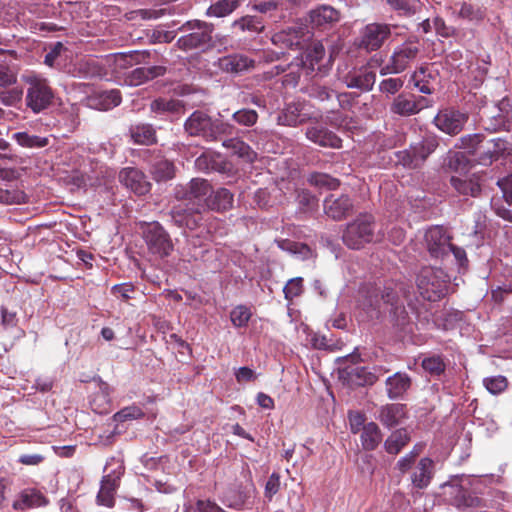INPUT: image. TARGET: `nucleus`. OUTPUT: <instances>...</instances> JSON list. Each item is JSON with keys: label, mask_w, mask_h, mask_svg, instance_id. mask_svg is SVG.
I'll list each match as a JSON object with an SVG mask.
<instances>
[{"label": "nucleus", "mask_w": 512, "mask_h": 512, "mask_svg": "<svg viewBox=\"0 0 512 512\" xmlns=\"http://www.w3.org/2000/svg\"><path fill=\"white\" fill-rule=\"evenodd\" d=\"M179 30L184 34L178 38L176 45L183 51L196 50L204 53L216 47L214 26L211 23L201 20L187 21Z\"/></svg>", "instance_id": "1"}, {"label": "nucleus", "mask_w": 512, "mask_h": 512, "mask_svg": "<svg viewBox=\"0 0 512 512\" xmlns=\"http://www.w3.org/2000/svg\"><path fill=\"white\" fill-rule=\"evenodd\" d=\"M450 278L441 269L436 267H423L417 275L416 284L422 298L435 302L443 298L448 289Z\"/></svg>", "instance_id": "2"}, {"label": "nucleus", "mask_w": 512, "mask_h": 512, "mask_svg": "<svg viewBox=\"0 0 512 512\" xmlns=\"http://www.w3.org/2000/svg\"><path fill=\"white\" fill-rule=\"evenodd\" d=\"M439 146V138L433 133H425L421 140L411 143L408 149L395 152L397 164L408 169L421 167Z\"/></svg>", "instance_id": "3"}, {"label": "nucleus", "mask_w": 512, "mask_h": 512, "mask_svg": "<svg viewBox=\"0 0 512 512\" xmlns=\"http://www.w3.org/2000/svg\"><path fill=\"white\" fill-rule=\"evenodd\" d=\"M376 224L371 214H360L354 221L347 224L342 240L351 249H360L365 244L378 240L375 232Z\"/></svg>", "instance_id": "4"}, {"label": "nucleus", "mask_w": 512, "mask_h": 512, "mask_svg": "<svg viewBox=\"0 0 512 512\" xmlns=\"http://www.w3.org/2000/svg\"><path fill=\"white\" fill-rule=\"evenodd\" d=\"M141 228L149 254L156 259H164L172 254L174 251L172 238L159 222L143 223Z\"/></svg>", "instance_id": "5"}, {"label": "nucleus", "mask_w": 512, "mask_h": 512, "mask_svg": "<svg viewBox=\"0 0 512 512\" xmlns=\"http://www.w3.org/2000/svg\"><path fill=\"white\" fill-rule=\"evenodd\" d=\"M28 85L25 103L34 113L48 109L54 102L55 93L46 78L39 75H30L25 78Z\"/></svg>", "instance_id": "6"}, {"label": "nucleus", "mask_w": 512, "mask_h": 512, "mask_svg": "<svg viewBox=\"0 0 512 512\" xmlns=\"http://www.w3.org/2000/svg\"><path fill=\"white\" fill-rule=\"evenodd\" d=\"M332 67V57L327 56L322 43L315 42L304 52L301 59V69L306 77L322 79Z\"/></svg>", "instance_id": "7"}, {"label": "nucleus", "mask_w": 512, "mask_h": 512, "mask_svg": "<svg viewBox=\"0 0 512 512\" xmlns=\"http://www.w3.org/2000/svg\"><path fill=\"white\" fill-rule=\"evenodd\" d=\"M480 121L487 131H509L512 128L511 101L505 97L498 103L485 107L481 112Z\"/></svg>", "instance_id": "8"}, {"label": "nucleus", "mask_w": 512, "mask_h": 512, "mask_svg": "<svg viewBox=\"0 0 512 512\" xmlns=\"http://www.w3.org/2000/svg\"><path fill=\"white\" fill-rule=\"evenodd\" d=\"M419 52L420 44L416 39H409L396 46L388 63L381 68L380 74H399L403 72L416 60Z\"/></svg>", "instance_id": "9"}, {"label": "nucleus", "mask_w": 512, "mask_h": 512, "mask_svg": "<svg viewBox=\"0 0 512 512\" xmlns=\"http://www.w3.org/2000/svg\"><path fill=\"white\" fill-rule=\"evenodd\" d=\"M390 35L391 29L389 25L371 23L361 30L357 45L360 49L366 51H376Z\"/></svg>", "instance_id": "10"}, {"label": "nucleus", "mask_w": 512, "mask_h": 512, "mask_svg": "<svg viewBox=\"0 0 512 512\" xmlns=\"http://www.w3.org/2000/svg\"><path fill=\"white\" fill-rule=\"evenodd\" d=\"M467 121L466 113L455 109H444L437 113L433 123L443 133L454 136L463 130Z\"/></svg>", "instance_id": "11"}, {"label": "nucleus", "mask_w": 512, "mask_h": 512, "mask_svg": "<svg viewBox=\"0 0 512 512\" xmlns=\"http://www.w3.org/2000/svg\"><path fill=\"white\" fill-rule=\"evenodd\" d=\"M442 488L445 500L459 509L481 506V499L458 483H445Z\"/></svg>", "instance_id": "12"}, {"label": "nucleus", "mask_w": 512, "mask_h": 512, "mask_svg": "<svg viewBox=\"0 0 512 512\" xmlns=\"http://www.w3.org/2000/svg\"><path fill=\"white\" fill-rule=\"evenodd\" d=\"M512 154V145L505 139L494 138L486 140L482 144V149L479 152L478 161L483 165H490L501 157H506Z\"/></svg>", "instance_id": "13"}, {"label": "nucleus", "mask_w": 512, "mask_h": 512, "mask_svg": "<svg viewBox=\"0 0 512 512\" xmlns=\"http://www.w3.org/2000/svg\"><path fill=\"white\" fill-rule=\"evenodd\" d=\"M376 81V73L366 66L353 68L342 77V82L350 89L361 92L371 91Z\"/></svg>", "instance_id": "14"}, {"label": "nucleus", "mask_w": 512, "mask_h": 512, "mask_svg": "<svg viewBox=\"0 0 512 512\" xmlns=\"http://www.w3.org/2000/svg\"><path fill=\"white\" fill-rule=\"evenodd\" d=\"M213 119L204 111H194L185 121L184 129L188 135L201 137L207 142H211V128Z\"/></svg>", "instance_id": "15"}, {"label": "nucleus", "mask_w": 512, "mask_h": 512, "mask_svg": "<svg viewBox=\"0 0 512 512\" xmlns=\"http://www.w3.org/2000/svg\"><path fill=\"white\" fill-rule=\"evenodd\" d=\"M450 239L451 237L442 227L435 226L430 228L425 234L430 255L434 258L449 256Z\"/></svg>", "instance_id": "16"}, {"label": "nucleus", "mask_w": 512, "mask_h": 512, "mask_svg": "<svg viewBox=\"0 0 512 512\" xmlns=\"http://www.w3.org/2000/svg\"><path fill=\"white\" fill-rule=\"evenodd\" d=\"M305 136L312 143L325 148L338 149L342 145V140L336 133L319 123L308 126Z\"/></svg>", "instance_id": "17"}, {"label": "nucleus", "mask_w": 512, "mask_h": 512, "mask_svg": "<svg viewBox=\"0 0 512 512\" xmlns=\"http://www.w3.org/2000/svg\"><path fill=\"white\" fill-rule=\"evenodd\" d=\"M324 212L333 220H342L346 218L353 210V200L346 194L336 196L330 194L324 200Z\"/></svg>", "instance_id": "18"}, {"label": "nucleus", "mask_w": 512, "mask_h": 512, "mask_svg": "<svg viewBox=\"0 0 512 512\" xmlns=\"http://www.w3.org/2000/svg\"><path fill=\"white\" fill-rule=\"evenodd\" d=\"M360 355L356 352L348 355L346 361H350L352 365L343 368V372L347 375L348 380L357 386L373 385L377 381V376L368 371L364 366H356L359 361Z\"/></svg>", "instance_id": "19"}, {"label": "nucleus", "mask_w": 512, "mask_h": 512, "mask_svg": "<svg viewBox=\"0 0 512 512\" xmlns=\"http://www.w3.org/2000/svg\"><path fill=\"white\" fill-rule=\"evenodd\" d=\"M211 191V185L206 179L193 178L187 184H179L174 189L178 200L203 199Z\"/></svg>", "instance_id": "20"}, {"label": "nucleus", "mask_w": 512, "mask_h": 512, "mask_svg": "<svg viewBox=\"0 0 512 512\" xmlns=\"http://www.w3.org/2000/svg\"><path fill=\"white\" fill-rule=\"evenodd\" d=\"M119 181L137 195L150 191V183L144 173L135 167H125L119 172Z\"/></svg>", "instance_id": "21"}, {"label": "nucleus", "mask_w": 512, "mask_h": 512, "mask_svg": "<svg viewBox=\"0 0 512 512\" xmlns=\"http://www.w3.org/2000/svg\"><path fill=\"white\" fill-rule=\"evenodd\" d=\"M255 61L243 54H231L218 59L217 67L225 73L241 74L253 69Z\"/></svg>", "instance_id": "22"}, {"label": "nucleus", "mask_w": 512, "mask_h": 512, "mask_svg": "<svg viewBox=\"0 0 512 512\" xmlns=\"http://www.w3.org/2000/svg\"><path fill=\"white\" fill-rule=\"evenodd\" d=\"M450 184L462 196L478 197L481 194V177L477 174L452 176Z\"/></svg>", "instance_id": "23"}, {"label": "nucleus", "mask_w": 512, "mask_h": 512, "mask_svg": "<svg viewBox=\"0 0 512 512\" xmlns=\"http://www.w3.org/2000/svg\"><path fill=\"white\" fill-rule=\"evenodd\" d=\"M121 92L117 89L96 92L87 97V106L96 110L107 111L120 105Z\"/></svg>", "instance_id": "24"}, {"label": "nucleus", "mask_w": 512, "mask_h": 512, "mask_svg": "<svg viewBox=\"0 0 512 512\" xmlns=\"http://www.w3.org/2000/svg\"><path fill=\"white\" fill-rule=\"evenodd\" d=\"M167 68L162 65L138 67L125 76V83L129 86H139L150 80L165 75Z\"/></svg>", "instance_id": "25"}, {"label": "nucleus", "mask_w": 512, "mask_h": 512, "mask_svg": "<svg viewBox=\"0 0 512 512\" xmlns=\"http://www.w3.org/2000/svg\"><path fill=\"white\" fill-rule=\"evenodd\" d=\"M301 103H289L277 116V124L289 127H296L312 119L311 116L302 112Z\"/></svg>", "instance_id": "26"}, {"label": "nucleus", "mask_w": 512, "mask_h": 512, "mask_svg": "<svg viewBox=\"0 0 512 512\" xmlns=\"http://www.w3.org/2000/svg\"><path fill=\"white\" fill-rule=\"evenodd\" d=\"M339 17V12L328 5H320L309 13L311 25L319 29L331 26L339 20Z\"/></svg>", "instance_id": "27"}, {"label": "nucleus", "mask_w": 512, "mask_h": 512, "mask_svg": "<svg viewBox=\"0 0 512 512\" xmlns=\"http://www.w3.org/2000/svg\"><path fill=\"white\" fill-rule=\"evenodd\" d=\"M387 396L391 400L403 397L411 386V378L404 372H396L385 381Z\"/></svg>", "instance_id": "28"}, {"label": "nucleus", "mask_w": 512, "mask_h": 512, "mask_svg": "<svg viewBox=\"0 0 512 512\" xmlns=\"http://www.w3.org/2000/svg\"><path fill=\"white\" fill-rule=\"evenodd\" d=\"M405 418V405L400 403H393L382 406L378 416V419L382 425L389 429L400 425Z\"/></svg>", "instance_id": "29"}, {"label": "nucleus", "mask_w": 512, "mask_h": 512, "mask_svg": "<svg viewBox=\"0 0 512 512\" xmlns=\"http://www.w3.org/2000/svg\"><path fill=\"white\" fill-rule=\"evenodd\" d=\"M392 114L409 117L417 114L415 95L407 92L399 93L390 104Z\"/></svg>", "instance_id": "30"}, {"label": "nucleus", "mask_w": 512, "mask_h": 512, "mask_svg": "<svg viewBox=\"0 0 512 512\" xmlns=\"http://www.w3.org/2000/svg\"><path fill=\"white\" fill-rule=\"evenodd\" d=\"M120 481L117 476H103L100 490L97 494V503L106 507H113L115 504V494Z\"/></svg>", "instance_id": "31"}, {"label": "nucleus", "mask_w": 512, "mask_h": 512, "mask_svg": "<svg viewBox=\"0 0 512 512\" xmlns=\"http://www.w3.org/2000/svg\"><path fill=\"white\" fill-rule=\"evenodd\" d=\"M184 104L177 99L159 97L150 103V111L155 115L177 116L184 112Z\"/></svg>", "instance_id": "32"}, {"label": "nucleus", "mask_w": 512, "mask_h": 512, "mask_svg": "<svg viewBox=\"0 0 512 512\" xmlns=\"http://www.w3.org/2000/svg\"><path fill=\"white\" fill-rule=\"evenodd\" d=\"M234 195L226 188H219L207 199V207L213 211L224 212L233 207Z\"/></svg>", "instance_id": "33"}, {"label": "nucleus", "mask_w": 512, "mask_h": 512, "mask_svg": "<svg viewBox=\"0 0 512 512\" xmlns=\"http://www.w3.org/2000/svg\"><path fill=\"white\" fill-rule=\"evenodd\" d=\"M432 469L433 461L430 458H422L411 476L413 486L419 489L426 488L432 479Z\"/></svg>", "instance_id": "34"}, {"label": "nucleus", "mask_w": 512, "mask_h": 512, "mask_svg": "<svg viewBox=\"0 0 512 512\" xmlns=\"http://www.w3.org/2000/svg\"><path fill=\"white\" fill-rule=\"evenodd\" d=\"M411 436L406 428L393 431L384 442L388 454L397 455L410 441Z\"/></svg>", "instance_id": "35"}, {"label": "nucleus", "mask_w": 512, "mask_h": 512, "mask_svg": "<svg viewBox=\"0 0 512 512\" xmlns=\"http://www.w3.org/2000/svg\"><path fill=\"white\" fill-rule=\"evenodd\" d=\"M129 134L135 144L151 145L156 142V131L151 124L141 123L132 125L129 129Z\"/></svg>", "instance_id": "36"}, {"label": "nucleus", "mask_w": 512, "mask_h": 512, "mask_svg": "<svg viewBox=\"0 0 512 512\" xmlns=\"http://www.w3.org/2000/svg\"><path fill=\"white\" fill-rule=\"evenodd\" d=\"M361 446L365 451H373L382 441V432L375 422H368L360 434Z\"/></svg>", "instance_id": "37"}, {"label": "nucleus", "mask_w": 512, "mask_h": 512, "mask_svg": "<svg viewBox=\"0 0 512 512\" xmlns=\"http://www.w3.org/2000/svg\"><path fill=\"white\" fill-rule=\"evenodd\" d=\"M456 6H459V10L457 12L458 17L469 22L479 24L486 17V9L477 4H473L470 2H461L456 4Z\"/></svg>", "instance_id": "38"}, {"label": "nucleus", "mask_w": 512, "mask_h": 512, "mask_svg": "<svg viewBox=\"0 0 512 512\" xmlns=\"http://www.w3.org/2000/svg\"><path fill=\"white\" fill-rule=\"evenodd\" d=\"M222 145L231 149L234 154L244 159L246 162L252 163L257 158V153L244 141L237 138L224 140Z\"/></svg>", "instance_id": "39"}, {"label": "nucleus", "mask_w": 512, "mask_h": 512, "mask_svg": "<svg viewBox=\"0 0 512 512\" xmlns=\"http://www.w3.org/2000/svg\"><path fill=\"white\" fill-rule=\"evenodd\" d=\"M150 172L157 182L167 181L174 177L175 167L173 162L159 158L151 164Z\"/></svg>", "instance_id": "40"}, {"label": "nucleus", "mask_w": 512, "mask_h": 512, "mask_svg": "<svg viewBox=\"0 0 512 512\" xmlns=\"http://www.w3.org/2000/svg\"><path fill=\"white\" fill-rule=\"evenodd\" d=\"M241 2L242 0H219L208 7L206 15L217 18L226 17L232 14Z\"/></svg>", "instance_id": "41"}, {"label": "nucleus", "mask_w": 512, "mask_h": 512, "mask_svg": "<svg viewBox=\"0 0 512 512\" xmlns=\"http://www.w3.org/2000/svg\"><path fill=\"white\" fill-rule=\"evenodd\" d=\"M45 503V498L37 491L25 490L20 493L19 498L13 502L15 510H24L34 506H41Z\"/></svg>", "instance_id": "42"}, {"label": "nucleus", "mask_w": 512, "mask_h": 512, "mask_svg": "<svg viewBox=\"0 0 512 512\" xmlns=\"http://www.w3.org/2000/svg\"><path fill=\"white\" fill-rule=\"evenodd\" d=\"M12 138L24 148H43L49 144L48 137L29 134L28 132H16Z\"/></svg>", "instance_id": "43"}, {"label": "nucleus", "mask_w": 512, "mask_h": 512, "mask_svg": "<svg viewBox=\"0 0 512 512\" xmlns=\"http://www.w3.org/2000/svg\"><path fill=\"white\" fill-rule=\"evenodd\" d=\"M484 142V135L480 133L469 134L462 136L459 139V143L456 145L458 148L465 150L471 155L479 156V152L482 149Z\"/></svg>", "instance_id": "44"}, {"label": "nucleus", "mask_w": 512, "mask_h": 512, "mask_svg": "<svg viewBox=\"0 0 512 512\" xmlns=\"http://www.w3.org/2000/svg\"><path fill=\"white\" fill-rule=\"evenodd\" d=\"M422 368L425 372L429 373L431 376L439 377L441 376L446 369V363L444 358L441 355H430L424 357L421 362Z\"/></svg>", "instance_id": "45"}, {"label": "nucleus", "mask_w": 512, "mask_h": 512, "mask_svg": "<svg viewBox=\"0 0 512 512\" xmlns=\"http://www.w3.org/2000/svg\"><path fill=\"white\" fill-rule=\"evenodd\" d=\"M304 92L313 99L320 102L328 101L333 96V90L327 86L320 85L318 82L312 81L306 85Z\"/></svg>", "instance_id": "46"}, {"label": "nucleus", "mask_w": 512, "mask_h": 512, "mask_svg": "<svg viewBox=\"0 0 512 512\" xmlns=\"http://www.w3.org/2000/svg\"><path fill=\"white\" fill-rule=\"evenodd\" d=\"M430 78H432V75L428 71V68L421 67L411 76V81L414 83V86L418 88V90L421 93L432 94L434 89L429 84Z\"/></svg>", "instance_id": "47"}, {"label": "nucleus", "mask_w": 512, "mask_h": 512, "mask_svg": "<svg viewBox=\"0 0 512 512\" xmlns=\"http://www.w3.org/2000/svg\"><path fill=\"white\" fill-rule=\"evenodd\" d=\"M184 512H225L219 505L209 499H198L184 504Z\"/></svg>", "instance_id": "48"}, {"label": "nucleus", "mask_w": 512, "mask_h": 512, "mask_svg": "<svg viewBox=\"0 0 512 512\" xmlns=\"http://www.w3.org/2000/svg\"><path fill=\"white\" fill-rule=\"evenodd\" d=\"M390 7L399 15L412 16L420 7L419 0H386Z\"/></svg>", "instance_id": "49"}, {"label": "nucleus", "mask_w": 512, "mask_h": 512, "mask_svg": "<svg viewBox=\"0 0 512 512\" xmlns=\"http://www.w3.org/2000/svg\"><path fill=\"white\" fill-rule=\"evenodd\" d=\"M236 128L233 124L221 119H213L211 128V142L222 140L224 136L235 134Z\"/></svg>", "instance_id": "50"}, {"label": "nucleus", "mask_w": 512, "mask_h": 512, "mask_svg": "<svg viewBox=\"0 0 512 512\" xmlns=\"http://www.w3.org/2000/svg\"><path fill=\"white\" fill-rule=\"evenodd\" d=\"M308 182L315 187L318 188H325L329 190L336 189L340 182L338 179L331 177L328 174L320 173V172H314L311 173L308 177Z\"/></svg>", "instance_id": "51"}, {"label": "nucleus", "mask_w": 512, "mask_h": 512, "mask_svg": "<svg viewBox=\"0 0 512 512\" xmlns=\"http://www.w3.org/2000/svg\"><path fill=\"white\" fill-rule=\"evenodd\" d=\"M233 27H238L242 31L261 32L264 29L262 19L257 16H244L237 19L232 24Z\"/></svg>", "instance_id": "52"}, {"label": "nucleus", "mask_w": 512, "mask_h": 512, "mask_svg": "<svg viewBox=\"0 0 512 512\" xmlns=\"http://www.w3.org/2000/svg\"><path fill=\"white\" fill-rule=\"evenodd\" d=\"M252 316L250 308L245 305H238L230 312V320L234 327H246Z\"/></svg>", "instance_id": "53"}, {"label": "nucleus", "mask_w": 512, "mask_h": 512, "mask_svg": "<svg viewBox=\"0 0 512 512\" xmlns=\"http://www.w3.org/2000/svg\"><path fill=\"white\" fill-rule=\"evenodd\" d=\"M302 277H295L290 279L283 288L284 297L288 301H292L294 298L299 297L304 291Z\"/></svg>", "instance_id": "54"}, {"label": "nucleus", "mask_w": 512, "mask_h": 512, "mask_svg": "<svg viewBox=\"0 0 512 512\" xmlns=\"http://www.w3.org/2000/svg\"><path fill=\"white\" fill-rule=\"evenodd\" d=\"M232 118L239 125L251 127L256 124L258 113L255 110L243 108L234 112Z\"/></svg>", "instance_id": "55"}, {"label": "nucleus", "mask_w": 512, "mask_h": 512, "mask_svg": "<svg viewBox=\"0 0 512 512\" xmlns=\"http://www.w3.org/2000/svg\"><path fill=\"white\" fill-rule=\"evenodd\" d=\"M404 85V79L401 77L383 79L379 83V91L383 94L395 95Z\"/></svg>", "instance_id": "56"}, {"label": "nucleus", "mask_w": 512, "mask_h": 512, "mask_svg": "<svg viewBox=\"0 0 512 512\" xmlns=\"http://www.w3.org/2000/svg\"><path fill=\"white\" fill-rule=\"evenodd\" d=\"M217 158L218 154L206 151L196 158L195 167L201 172L209 173L213 171Z\"/></svg>", "instance_id": "57"}, {"label": "nucleus", "mask_w": 512, "mask_h": 512, "mask_svg": "<svg viewBox=\"0 0 512 512\" xmlns=\"http://www.w3.org/2000/svg\"><path fill=\"white\" fill-rule=\"evenodd\" d=\"M484 385L491 394L496 395L503 392L507 388L508 381L506 377L498 375L490 378H485Z\"/></svg>", "instance_id": "58"}, {"label": "nucleus", "mask_w": 512, "mask_h": 512, "mask_svg": "<svg viewBox=\"0 0 512 512\" xmlns=\"http://www.w3.org/2000/svg\"><path fill=\"white\" fill-rule=\"evenodd\" d=\"M120 57L126 64L132 66L134 64H147L150 58L149 51H130L129 53H121Z\"/></svg>", "instance_id": "59"}, {"label": "nucleus", "mask_w": 512, "mask_h": 512, "mask_svg": "<svg viewBox=\"0 0 512 512\" xmlns=\"http://www.w3.org/2000/svg\"><path fill=\"white\" fill-rule=\"evenodd\" d=\"M23 91L18 88L0 90V102L5 106H14L21 101Z\"/></svg>", "instance_id": "60"}, {"label": "nucleus", "mask_w": 512, "mask_h": 512, "mask_svg": "<svg viewBox=\"0 0 512 512\" xmlns=\"http://www.w3.org/2000/svg\"><path fill=\"white\" fill-rule=\"evenodd\" d=\"M297 201L302 209L305 211H312L318 205V199L308 190H301L298 192Z\"/></svg>", "instance_id": "61"}, {"label": "nucleus", "mask_w": 512, "mask_h": 512, "mask_svg": "<svg viewBox=\"0 0 512 512\" xmlns=\"http://www.w3.org/2000/svg\"><path fill=\"white\" fill-rule=\"evenodd\" d=\"M105 476H117V480L120 481L121 476L124 473L123 461L117 457H111L104 468Z\"/></svg>", "instance_id": "62"}, {"label": "nucleus", "mask_w": 512, "mask_h": 512, "mask_svg": "<svg viewBox=\"0 0 512 512\" xmlns=\"http://www.w3.org/2000/svg\"><path fill=\"white\" fill-rule=\"evenodd\" d=\"M189 210L190 207L183 204L173 206L169 213L171 221L178 227H184Z\"/></svg>", "instance_id": "63"}, {"label": "nucleus", "mask_w": 512, "mask_h": 512, "mask_svg": "<svg viewBox=\"0 0 512 512\" xmlns=\"http://www.w3.org/2000/svg\"><path fill=\"white\" fill-rule=\"evenodd\" d=\"M497 186L502 191V197L508 205H512V172L498 179Z\"/></svg>", "instance_id": "64"}]
</instances>
